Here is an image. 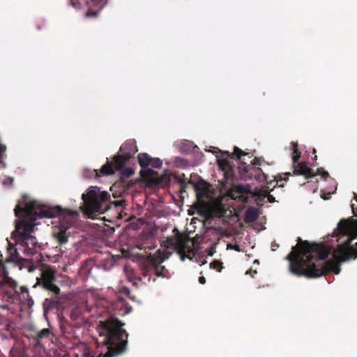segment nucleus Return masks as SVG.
I'll return each mask as SVG.
<instances>
[{"instance_id":"f257e3e1","label":"nucleus","mask_w":357,"mask_h":357,"mask_svg":"<svg viewBox=\"0 0 357 357\" xmlns=\"http://www.w3.org/2000/svg\"><path fill=\"white\" fill-rule=\"evenodd\" d=\"M357 236V219H342L331 235L325 238V243L335 245L310 244L298 242L286 257L290 261L289 270L297 275L317 278L327 271L335 275L340 272V262L357 258V248L351 244Z\"/></svg>"},{"instance_id":"f03ea898","label":"nucleus","mask_w":357,"mask_h":357,"mask_svg":"<svg viewBox=\"0 0 357 357\" xmlns=\"http://www.w3.org/2000/svg\"><path fill=\"white\" fill-rule=\"evenodd\" d=\"M23 199L19 202L14 210L19 220L16 221L15 229L12 233L15 243L8 242L6 259L7 261L13 263L20 269L29 268V257L34 254L38 246L36 237L32 235L36 226L34 222L38 218H54L58 213L57 209L38 201L24 204L26 196Z\"/></svg>"},{"instance_id":"7ed1b4c3","label":"nucleus","mask_w":357,"mask_h":357,"mask_svg":"<svg viewBox=\"0 0 357 357\" xmlns=\"http://www.w3.org/2000/svg\"><path fill=\"white\" fill-rule=\"evenodd\" d=\"M123 324L116 319L100 321L97 331L98 337L96 342L101 347L99 354H93L91 350L84 345L83 357H114L122 354L126 348L128 334L122 328Z\"/></svg>"},{"instance_id":"20e7f679","label":"nucleus","mask_w":357,"mask_h":357,"mask_svg":"<svg viewBox=\"0 0 357 357\" xmlns=\"http://www.w3.org/2000/svg\"><path fill=\"white\" fill-rule=\"evenodd\" d=\"M17 283L15 280L7 275L0 276V307L8 309L7 303H15L20 301L28 307L34 304L33 298L30 296L29 289L26 286L20 287V292L17 290Z\"/></svg>"},{"instance_id":"39448f33","label":"nucleus","mask_w":357,"mask_h":357,"mask_svg":"<svg viewBox=\"0 0 357 357\" xmlns=\"http://www.w3.org/2000/svg\"><path fill=\"white\" fill-rule=\"evenodd\" d=\"M110 195L98 186L89 187L82 195L83 211L89 215L92 213H104L109 208Z\"/></svg>"},{"instance_id":"423d86ee","label":"nucleus","mask_w":357,"mask_h":357,"mask_svg":"<svg viewBox=\"0 0 357 357\" xmlns=\"http://www.w3.org/2000/svg\"><path fill=\"white\" fill-rule=\"evenodd\" d=\"M78 218L79 213L77 211H67L62 215L60 218L61 227L53 233L54 236L60 244H64L68 241L70 234L68 229L75 226Z\"/></svg>"},{"instance_id":"0eeeda50","label":"nucleus","mask_w":357,"mask_h":357,"mask_svg":"<svg viewBox=\"0 0 357 357\" xmlns=\"http://www.w3.org/2000/svg\"><path fill=\"white\" fill-rule=\"evenodd\" d=\"M173 232L172 236L167 238V246L172 247L174 250L177 251L181 260H184L185 257H190L185 251L188 249V252H191L190 248L188 245L189 243L188 239L176 228L174 229Z\"/></svg>"},{"instance_id":"6e6552de","label":"nucleus","mask_w":357,"mask_h":357,"mask_svg":"<svg viewBox=\"0 0 357 357\" xmlns=\"http://www.w3.org/2000/svg\"><path fill=\"white\" fill-rule=\"evenodd\" d=\"M137 151V149L135 142L128 141L124 143L120 148L121 155H117L114 158L115 168L116 169L122 168Z\"/></svg>"},{"instance_id":"1a4fd4ad","label":"nucleus","mask_w":357,"mask_h":357,"mask_svg":"<svg viewBox=\"0 0 357 357\" xmlns=\"http://www.w3.org/2000/svg\"><path fill=\"white\" fill-rule=\"evenodd\" d=\"M38 284H42L43 287L55 295H58L60 292L59 287L54 284L56 280L54 271L48 268L44 269L40 274V278H37Z\"/></svg>"},{"instance_id":"9d476101","label":"nucleus","mask_w":357,"mask_h":357,"mask_svg":"<svg viewBox=\"0 0 357 357\" xmlns=\"http://www.w3.org/2000/svg\"><path fill=\"white\" fill-rule=\"evenodd\" d=\"M298 144L296 143H292L293 155L292 162L294 167V173L297 175H303L306 178L313 177L314 174L312 173L311 169L307 167L305 162H303L298 164V167H295V165L298 162L301 154L298 153L297 149Z\"/></svg>"},{"instance_id":"9b49d317","label":"nucleus","mask_w":357,"mask_h":357,"mask_svg":"<svg viewBox=\"0 0 357 357\" xmlns=\"http://www.w3.org/2000/svg\"><path fill=\"white\" fill-rule=\"evenodd\" d=\"M169 257V255L165 254L161 250H158L155 253L149 256V260L151 263V268L157 276L165 277V267L161 266L160 264L166 259Z\"/></svg>"},{"instance_id":"f8f14e48","label":"nucleus","mask_w":357,"mask_h":357,"mask_svg":"<svg viewBox=\"0 0 357 357\" xmlns=\"http://www.w3.org/2000/svg\"><path fill=\"white\" fill-rule=\"evenodd\" d=\"M251 188L249 185H238L236 186V190L231 192V197L234 199H238L242 202L248 201L249 195L251 194Z\"/></svg>"},{"instance_id":"ddd939ff","label":"nucleus","mask_w":357,"mask_h":357,"mask_svg":"<svg viewBox=\"0 0 357 357\" xmlns=\"http://www.w3.org/2000/svg\"><path fill=\"white\" fill-rule=\"evenodd\" d=\"M254 160L255 162L253 163V166L252 167V172L250 173V178L254 177L257 181H259V182H266L269 184H271L272 182L275 181L276 178L274 177V180H271L270 182H268V180L269 176L265 174L261 168L255 167L256 165L259 164L257 162L258 160L255 159Z\"/></svg>"},{"instance_id":"4468645a","label":"nucleus","mask_w":357,"mask_h":357,"mask_svg":"<svg viewBox=\"0 0 357 357\" xmlns=\"http://www.w3.org/2000/svg\"><path fill=\"white\" fill-rule=\"evenodd\" d=\"M107 1V0H68V3L75 9H79L82 3L86 4L89 7L97 6L102 8Z\"/></svg>"},{"instance_id":"2eb2a0df","label":"nucleus","mask_w":357,"mask_h":357,"mask_svg":"<svg viewBox=\"0 0 357 357\" xmlns=\"http://www.w3.org/2000/svg\"><path fill=\"white\" fill-rule=\"evenodd\" d=\"M89 310L86 303H79L73 307L70 312V318L73 320H77L84 312H89Z\"/></svg>"},{"instance_id":"dca6fc26","label":"nucleus","mask_w":357,"mask_h":357,"mask_svg":"<svg viewBox=\"0 0 357 357\" xmlns=\"http://www.w3.org/2000/svg\"><path fill=\"white\" fill-rule=\"evenodd\" d=\"M256 201L262 202L267 198L268 202L273 203L275 202V197L268 192L267 190H259L255 194Z\"/></svg>"},{"instance_id":"f3484780","label":"nucleus","mask_w":357,"mask_h":357,"mask_svg":"<svg viewBox=\"0 0 357 357\" xmlns=\"http://www.w3.org/2000/svg\"><path fill=\"white\" fill-rule=\"evenodd\" d=\"M259 216L258 211L255 208H248L245 213V220L248 222H253Z\"/></svg>"},{"instance_id":"a211bd4d","label":"nucleus","mask_w":357,"mask_h":357,"mask_svg":"<svg viewBox=\"0 0 357 357\" xmlns=\"http://www.w3.org/2000/svg\"><path fill=\"white\" fill-rule=\"evenodd\" d=\"M100 172L105 175L114 174L115 173V170L113 163L107 161V163L101 167Z\"/></svg>"},{"instance_id":"6ab92c4d","label":"nucleus","mask_w":357,"mask_h":357,"mask_svg":"<svg viewBox=\"0 0 357 357\" xmlns=\"http://www.w3.org/2000/svg\"><path fill=\"white\" fill-rule=\"evenodd\" d=\"M151 158L146 153H140L138 155L139 162L142 167L145 168L150 165Z\"/></svg>"},{"instance_id":"aec40b11","label":"nucleus","mask_w":357,"mask_h":357,"mask_svg":"<svg viewBox=\"0 0 357 357\" xmlns=\"http://www.w3.org/2000/svg\"><path fill=\"white\" fill-rule=\"evenodd\" d=\"M196 146L192 142L183 140L181 142L180 149L183 152H188L192 151Z\"/></svg>"},{"instance_id":"412c9836","label":"nucleus","mask_w":357,"mask_h":357,"mask_svg":"<svg viewBox=\"0 0 357 357\" xmlns=\"http://www.w3.org/2000/svg\"><path fill=\"white\" fill-rule=\"evenodd\" d=\"M197 195L199 199L206 198L208 199L210 197L209 190L207 187L203 188H197Z\"/></svg>"},{"instance_id":"4be33fe9","label":"nucleus","mask_w":357,"mask_h":357,"mask_svg":"<svg viewBox=\"0 0 357 357\" xmlns=\"http://www.w3.org/2000/svg\"><path fill=\"white\" fill-rule=\"evenodd\" d=\"M50 331L49 329L47 328H44L43 330H41L38 333V340H42L43 338H46V337H48L49 335H50Z\"/></svg>"},{"instance_id":"5701e85b","label":"nucleus","mask_w":357,"mask_h":357,"mask_svg":"<svg viewBox=\"0 0 357 357\" xmlns=\"http://www.w3.org/2000/svg\"><path fill=\"white\" fill-rule=\"evenodd\" d=\"M162 165V161L159 158H151L150 166L158 168Z\"/></svg>"},{"instance_id":"b1692460","label":"nucleus","mask_w":357,"mask_h":357,"mask_svg":"<svg viewBox=\"0 0 357 357\" xmlns=\"http://www.w3.org/2000/svg\"><path fill=\"white\" fill-rule=\"evenodd\" d=\"M221 264L222 263L220 261H214L212 263H211L210 266L213 269H216L218 272H220L222 269Z\"/></svg>"},{"instance_id":"393cba45","label":"nucleus","mask_w":357,"mask_h":357,"mask_svg":"<svg viewBox=\"0 0 357 357\" xmlns=\"http://www.w3.org/2000/svg\"><path fill=\"white\" fill-rule=\"evenodd\" d=\"M88 172H89V174L87 173L86 171H84V173H83L84 176L86 177V178H91L95 177L98 174V173H97L96 169L89 170Z\"/></svg>"},{"instance_id":"a878e982","label":"nucleus","mask_w":357,"mask_h":357,"mask_svg":"<svg viewBox=\"0 0 357 357\" xmlns=\"http://www.w3.org/2000/svg\"><path fill=\"white\" fill-rule=\"evenodd\" d=\"M243 154L245 155V153H244L240 149L235 146L234 149V153L231 155L232 158L235 156L237 159H240L241 155Z\"/></svg>"},{"instance_id":"bb28decb","label":"nucleus","mask_w":357,"mask_h":357,"mask_svg":"<svg viewBox=\"0 0 357 357\" xmlns=\"http://www.w3.org/2000/svg\"><path fill=\"white\" fill-rule=\"evenodd\" d=\"M355 202L351 204V209L354 216L357 217V195L354 194Z\"/></svg>"},{"instance_id":"cd10ccee","label":"nucleus","mask_w":357,"mask_h":357,"mask_svg":"<svg viewBox=\"0 0 357 357\" xmlns=\"http://www.w3.org/2000/svg\"><path fill=\"white\" fill-rule=\"evenodd\" d=\"M6 148L4 145L0 143V165H2L3 167H6V165L2 162V155L6 151Z\"/></svg>"},{"instance_id":"c85d7f7f","label":"nucleus","mask_w":357,"mask_h":357,"mask_svg":"<svg viewBox=\"0 0 357 357\" xmlns=\"http://www.w3.org/2000/svg\"><path fill=\"white\" fill-rule=\"evenodd\" d=\"M227 250H236L237 252H241V248H240V247L238 245H232L231 243L227 244Z\"/></svg>"},{"instance_id":"c756f323","label":"nucleus","mask_w":357,"mask_h":357,"mask_svg":"<svg viewBox=\"0 0 357 357\" xmlns=\"http://www.w3.org/2000/svg\"><path fill=\"white\" fill-rule=\"evenodd\" d=\"M146 278H148L147 280L150 281L151 278H150V277H149V271L144 270V271H143V277L140 278L139 280H142L144 282H146Z\"/></svg>"},{"instance_id":"7c9ffc66","label":"nucleus","mask_w":357,"mask_h":357,"mask_svg":"<svg viewBox=\"0 0 357 357\" xmlns=\"http://www.w3.org/2000/svg\"><path fill=\"white\" fill-rule=\"evenodd\" d=\"M317 174L321 175L323 178H326L328 176V173L323 169H318Z\"/></svg>"},{"instance_id":"2f4dec72","label":"nucleus","mask_w":357,"mask_h":357,"mask_svg":"<svg viewBox=\"0 0 357 357\" xmlns=\"http://www.w3.org/2000/svg\"><path fill=\"white\" fill-rule=\"evenodd\" d=\"M218 164H219V165H220L222 168H223V165H226L227 164V162L226 160H223L222 161H221L220 159H218Z\"/></svg>"},{"instance_id":"473e14b6","label":"nucleus","mask_w":357,"mask_h":357,"mask_svg":"<svg viewBox=\"0 0 357 357\" xmlns=\"http://www.w3.org/2000/svg\"><path fill=\"white\" fill-rule=\"evenodd\" d=\"M321 197L324 199H329L331 197V194L330 193H323L321 195Z\"/></svg>"},{"instance_id":"72a5a7b5","label":"nucleus","mask_w":357,"mask_h":357,"mask_svg":"<svg viewBox=\"0 0 357 357\" xmlns=\"http://www.w3.org/2000/svg\"><path fill=\"white\" fill-rule=\"evenodd\" d=\"M199 282L201 283V284H205L206 282V279L204 277H200L199 278Z\"/></svg>"},{"instance_id":"f704fd0d","label":"nucleus","mask_w":357,"mask_h":357,"mask_svg":"<svg viewBox=\"0 0 357 357\" xmlns=\"http://www.w3.org/2000/svg\"><path fill=\"white\" fill-rule=\"evenodd\" d=\"M278 247V245L276 243H273L272 245H271V249H272V250L274 251L277 249Z\"/></svg>"},{"instance_id":"c9c22d12","label":"nucleus","mask_w":357,"mask_h":357,"mask_svg":"<svg viewBox=\"0 0 357 357\" xmlns=\"http://www.w3.org/2000/svg\"><path fill=\"white\" fill-rule=\"evenodd\" d=\"M96 15V13H87L86 14V16H91V15Z\"/></svg>"},{"instance_id":"e433bc0d","label":"nucleus","mask_w":357,"mask_h":357,"mask_svg":"<svg viewBox=\"0 0 357 357\" xmlns=\"http://www.w3.org/2000/svg\"><path fill=\"white\" fill-rule=\"evenodd\" d=\"M213 149L214 150H213V151L210 150V151H212V152H213V153H216V150H218V149H216L215 147H213Z\"/></svg>"},{"instance_id":"4c0bfd02","label":"nucleus","mask_w":357,"mask_h":357,"mask_svg":"<svg viewBox=\"0 0 357 357\" xmlns=\"http://www.w3.org/2000/svg\"><path fill=\"white\" fill-rule=\"evenodd\" d=\"M8 179L10 180V183L11 184L13 183V178L10 177Z\"/></svg>"},{"instance_id":"58836bf2","label":"nucleus","mask_w":357,"mask_h":357,"mask_svg":"<svg viewBox=\"0 0 357 357\" xmlns=\"http://www.w3.org/2000/svg\"><path fill=\"white\" fill-rule=\"evenodd\" d=\"M225 154L229 157L231 155V154L229 152H225Z\"/></svg>"},{"instance_id":"ea45409f","label":"nucleus","mask_w":357,"mask_h":357,"mask_svg":"<svg viewBox=\"0 0 357 357\" xmlns=\"http://www.w3.org/2000/svg\"><path fill=\"white\" fill-rule=\"evenodd\" d=\"M289 175V173H285L284 176H288Z\"/></svg>"},{"instance_id":"a19ab883","label":"nucleus","mask_w":357,"mask_h":357,"mask_svg":"<svg viewBox=\"0 0 357 357\" xmlns=\"http://www.w3.org/2000/svg\"><path fill=\"white\" fill-rule=\"evenodd\" d=\"M3 185H6V181H3Z\"/></svg>"},{"instance_id":"79ce46f5","label":"nucleus","mask_w":357,"mask_h":357,"mask_svg":"<svg viewBox=\"0 0 357 357\" xmlns=\"http://www.w3.org/2000/svg\"><path fill=\"white\" fill-rule=\"evenodd\" d=\"M145 170H142L141 171V174L143 175L142 174L144 172Z\"/></svg>"},{"instance_id":"37998d69","label":"nucleus","mask_w":357,"mask_h":357,"mask_svg":"<svg viewBox=\"0 0 357 357\" xmlns=\"http://www.w3.org/2000/svg\"><path fill=\"white\" fill-rule=\"evenodd\" d=\"M251 272H252V271H248L246 273H247V274H250Z\"/></svg>"},{"instance_id":"c03bdc74","label":"nucleus","mask_w":357,"mask_h":357,"mask_svg":"<svg viewBox=\"0 0 357 357\" xmlns=\"http://www.w3.org/2000/svg\"><path fill=\"white\" fill-rule=\"evenodd\" d=\"M253 273L256 274V273H257V271H253Z\"/></svg>"}]
</instances>
